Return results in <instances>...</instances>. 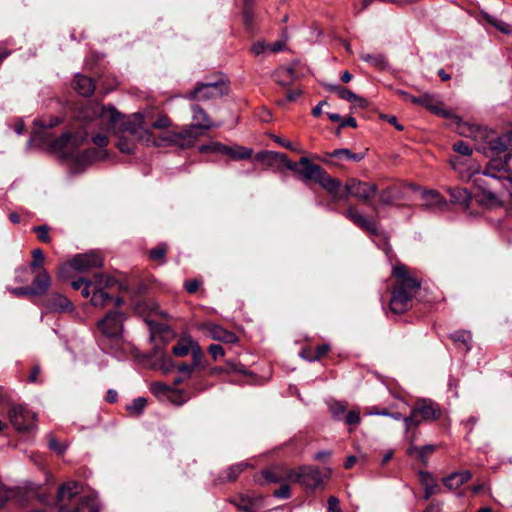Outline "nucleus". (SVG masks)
<instances>
[{"instance_id":"nucleus-1","label":"nucleus","mask_w":512,"mask_h":512,"mask_svg":"<svg viewBox=\"0 0 512 512\" xmlns=\"http://www.w3.org/2000/svg\"><path fill=\"white\" fill-rule=\"evenodd\" d=\"M75 117L84 127L99 130L92 135V142L98 148H89L78 153L72 152V149L86 139L88 135L86 131L79 136L63 134L54 141L53 149L64 157L71 158L75 166L79 168L105 159L108 156L106 146L109 144V132L116 131L121 114L112 106L106 107L99 102L87 100L79 106Z\"/></svg>"},{"instance_id":"nucleus-2","label":"nucleus","mask_w":512,"mask_h":512,"mask_svg":"<svg viewBox=\"0 0 512 512\" xmlns=\"http://www.w3.org/2000/svg\"><path fill=\"white\" fill-rule=\"evenodd\" d=\"M71 286L75 290H81L83 297L90 296V301L95 307H105L110 302L117 307L123 304V299L114 296V293L124 289V285L112 276L95 274L91 280L79 278L72 281Z\"/></svg>"},{"instance_id":"nucleus-3","label":"nucleus","mask_w":512,"mask_h":512,"mask_svg":"<svg viewBox=\"0 0 512 512\" xmlns=\"http://www.w3.org/2000/svg\"><path fill=\"white\" fill-rule=\"evenodd\" d=\"M392 275L396 285L392 291L390 309L393 313L400 314L410 308L413 297L420 289L421 280L403 264L396 265Z\"/></svg>"},{"instance_id":"nucleus-4","label":"nucleus","mask_w":512,"mask_h":512,"mask_svg":"<svg viewBox=\"0 0 512 512\" xmlns=\"http://www.w3.org/2000/svg\"><path fill=\"white\" fill-rule=\"evenodd\" d=\"M121 118L123 117L121 116ZM116 133L118 136L117 147L122 153H134L136 142L154 143L152 134L145 126L143 116L139 113L127 120L120 119Z\"/></svg>"},{"instance_id":"nucleus-5","label":"nucleus","mask_w":512,"mask_h":512,"mask_svg":"<svg viewBox=\"0 0 512 512\" xmlns=\"http://www.w3.org/2000/svg\"><path fill=\"white\" fill-rule=\"evenodd\" d=\"M192 119L191 125L185 126L180 131H171L165 137L170 144L179 146L181 148L191 147L196 140L204 134L205 130H209L215 125L208 117L207 113L198 105L192 106Z\"/></svg>"},{"instance_id":"nucleus-6","label":"nucleus","mask_w":512,"mask_h":512,"mask_svg":"<svg viewBox=\"0 0 512 512\" xmlns=\"http://www.w3.org/2000/svg\"><path fill=\"white\" fill-rule=\"evenodd\" d=\"M441 416V409L437 403L431 399H420L416 401L411 409L410 415L403 418L406 432L410 435V441H414L416 428L425 422L437 420Z\"/></svg>"},{"instance_id":"nucleus-7","label":"nucleus","mask_w":512,"mask_h":512,"mask_svg":"<svg viewBox=\"0 0 512 512\" xmlns=\"http://www.w3.org/2000/svg\"><path fill=\"white\" fill-rule=\"evenodd\" d=\"M330 475L329 470L322 472L317 467L302 466L299 469H288L286 478L289 481L300 483L308 488H316L323 484L324 480Z\"/></svg>"},{"instance_id":"nucleus-8","label":"nucleus","mask_w":512,"mask_h":512,"mask_svg":"<svg viewBox=\"0 0 512 512\" xmlns=\"http://www.w3.org/2000/svg\"><path fill=\"white\" fill-rule=\"evenodd\" d=\"M399 94L402 96L404 101L423 106L437 116L451 118L456 123H460L461 121L457 115H454L452 112L443 108L442 102L436 95L424 93L419 96H414L404 91H400Z\"/></svg>"},{"instance_id":"nucleus-9","label":"nucleus","mask_w":512,"mask_h":512,"mask_svg":"<svg viewBox=\"0 0 512 512\" xmlns=\"http://www.w3.org/2000/svg\"><path fill=\"white\" fill-rule=\"evenodd\" d=\"M378 187L374 183L360 181L356 178L349 179L345 184L344 198L350 196L369 204L375 197Z\"/></svg>"},{"instance_id":"nucleus-10","label":"nucleus","mask_w":512,"mask_h":512,"mask_svg":"<svg viewBox=\"0 0 512 512\" xmlns=\"http://www.w3.org/2000/svg\"><path fill=\"white\" fill-rule=\"evenodd\" d=\"M228 86L223 80L209 83H201L189 93L191 100L206 101L215 99L227 94Z\"/></svg>"},{"instance_id":"nucleus-11","label":"nucleus","mask_w":512,"mask_h":512,"mask_svg":"<svg viewBox=\"0 0 512 512\" xmlns=\"http://www.w3.org/2000/svg\"><path fill=\"white\" fill-rule=\"evenodd\" d=\"M124 315L118 311H110L98 321L99 331L107 338H117L123 330Z\"/></svg>"},{"instance_id":"nucleus-12","label":"nucleus","mask_w":512,"mask_h":512,"mask_svg":"<svg viewBox=\"0 0 512 512\" xmlns=\"http://www.w3.org/2000/svg\"><path fill=\"white\" fill-rule=\"evenodd\" d=\"M9 420L18 431H32L35 427L36 415L22 405L10 409Z\"/></svg>"},{"instance_id":"nucleus-13","label":"nucleus","mask_w":512,"mask_h":512,"mask_svg":"<svg viewBox=\"0 0 512 512\" xmlns=\"http://www.w3.org/2000/svg\"><path fill=\"white\" fill-rule=\"evenodd\" d=\"M199 329L209 338L220 341L223 343L234 344L238 342V337L235 333L226 330L222 326L212 323L205 322L199 325Z\"/></svg>"},{"instance_id":"nucleus-14","label":"nucleus","mask_w":512,"mask_h":512,"mask_svg":"<svg viewBox=\"0 0 512 512\" xmlns=\"http://www.w3.org/2000/svg\"><path fill=\"white\" fill-rule=\"evenodd\" d=\"M102 265V258L95 253L78 254L69 261V266L79 272H89Z\"/></svg>"},{"instance_id":"nucleus-15","label":"nucleus","mask_w":512,"mask_h":512,"mask_svg":"<svg viewBox=\"0 0 512 512\" xmlns=\"http://www.w3.org/2000/svg\"><path fill=\"white\" fill-rule=\"evenodd\" d=\"M78 484L74 481H69L62 485L58 490V501L60 503L59 512H81L84 510V505L87 504V501L82 500L81 506H77L75 509L68 510L64 507V503L66 501L72 500L77 494Z\"/></svg>"},{"instance_id":"nucleus-16","label":"nucleus","mask_w":512,"mask_h":512,"mask_svg":"<svg viewBox=\"0 0 512 512\" xmlns=\"http://www.w3.org/2000/svg\"><path fill=\"white\" fill-rule=\"evenodd\" d=\"M345 217L352 221L356 226L371 234L377 233V227L373 220L368 219L364 214L359 212L354 206L348 207L344 213Z\"/></svg>"},{"instance_id":"nucleus-17","label":"nucleus","mask_w":512,"mask_h":512,"mask_svg":"<svg viewBox=\"0 0 512 512\" xmlns=\"http://www.w3.org/2000/svg\"><path fill=\"white\" fill-rule=\"evenodd\" d=\"M323 168L317 164L312 163L307 157L300 158L299 170H296L303 181L317 182L318 178L323 172Z\"/></svg>"},{"instance_id":"nucleus-18","label":"nucleus","mask_w":512,"mask_h":512,"mask_svg":"<svg viewBox=\"0 0 512 512\" xmlns=\"http://www.w3.org/2000/svg\"><path fill=\"white\" fill-rule=\"evenodd\" d=\"M317 184H319L334 200H340L344 198L340 194L341 190V182L331 177L325 170H323L322 174L318 178Z\"/></svg>"},{"instance_id":"nucleus-19","label":"nucleus","mask_w":512,"mask_h":512,"mask_svg":"<svg viewBox=\"0 0 512 512\" xmlns=\"http://www.w3.org/2000/svg\"><path fill=\"white\" fill-rule=\"evenodd\" d=\"M46 307L53 312H71L74 308L68 298L57 293H53L48 297Z\"/></svg>"},{"instance_id":"nucleus-20","label":"nucleus","mask_w":512,"mask_h":512,"mask_svg":"<svg viewBox=\"0 0 512 512\" xmlns=\"http://www.w3.org/2000/svg\"><path fill=\"white\" fill-rule=\"evenodd\" d=\"M423 206L429 210H442L447 206V201L437 191H424L422 194Z\"/></svg>"},{"instance_id":"nucleus-21","label":"nucleus","mask_w":512,"mask_h":512,"mask_svg":"<svg viewBox=\"0 0 512 512\" xmlns=\"http://www.w3.org/2000/svg\"><path fill=\"white\" fill-rule=\"evenodd\" d=\"M472 474L468 470L460 472H453L447 477L443 478V484L450 490H456L464 483L468 482Z\"/></svg>"},{"instance_id":"nucleus-22","label":"nucleus","mask_w":512,"mask_h":512,"mask_svg":"<svg viewBox=\"0 0 512 512\" xmlns=\"http://www.w3.org/2000/svg\"><path fill=\"white\" fill-rule=\"evenodd\" d=\"M222 150L223 155L228 156L232 160H246L249 159L253 154V150L251 148L240 145H225V147H222Z\"/></svg>"},{"instance_id":"nucleus-23","label":"nucleus","mask_w":512,"mask_h":512,"mask_svg":"<svg viewBox=\"0 0 512 512\" xmlns=\"http://www.w3.org/2000/svg\"><path fill=\"white\" fill-rule=\"evenodd\" d=\"M73 87L80 95L83 96H89L95 90V85L92 79L83 75L75 76Z\"/></svg>"},{"instance_id":"nucleus-24","label":"nucleus","mask_w":512,"mask_h":512,"mask_svg":"<svg viewBox=\"0 0 512 512\" xmlns=\"http://www.w3.org/2000/svg\"><path fill=\"white\" fill-rule=\"evenodd\" d=\"M448 193L450 194L451 201L455 204L461 205L463 207H468L471 201V194L466 188H448Z\"/></svg>"},{"instance_id":"nucleus-25","label":"nucleus","mask_w":512,"mask_h":512,"mask_svg":"<svg viewBox=\"0 0 512 512\" xmlns=\"http://www.w3.org/2000/svg\"><path fill=\"white\" fill-rule=\"evenodd\" d=\"M295 78V70L292 67H280L273 74V79L281 86L290 85Z\"/></svg>"},{"instance_id":"nucleus-26","label":"nucleus","mask_w":512,"mask_h":512,"mask_svg":"<svg viewBox=\"0 0 512 512\" xmlns=\"http://www.w3.org/2000/svg\"><path fill=\"white\" fill-rule=\"evenodd\" d=\"M50 286V276L45 270H42L33 280V285L30 287L33 295L44 294Z\"/></svg>"},{"instance_id":"nucleus-27","label":"nucleus","mask_w":512,"mask_h":512,"mask_svg":"<svg viewBox=\"0 0 512 512\" xmlns=\"http://www.w3.org/2000/svg\"><path fill=\"white\" fill-rule=\"evenodd\" d=\"M195 342L196 341L189 336L181 337L177 344L172 348V352L175 356L184 357L191 351Z\"/></svg>"},{"instance_id":"nucleus-28","label":"nucleus","mask_w":512,"mask_h":512,"mask_svg":"<svg viewBox=\"0 0 512 512\" xmlns=\"http://www.w3.org/2000/svg\"><path fill=\"white\" fill-rule=\"evenodd\" d=\"M330 158L347 159L354 162H360L364 159L365 153H353L349 149H336L332 152L326 153Z\"/></svg>"},{"instance_id":"nucleus-29","label":"nucleus","mask_w":512,"mask_h":512,"mask_svg":"<svg viewBox=\"0 0 512 512\" xmlns=\"http://www.w3.org/2000/svg\"><path fill=\"white\" fill-rule=\"evenodd\" d=\"M360 57L363 61L378 69H384L387 66V60L382 54L363 53Z\"/></svg>"},{"instance_id":"nucleus-30","label":"nucleus","mask_w":512,"mask_h":512,"mask_svg":"<svg viewBox=\"0 0 512 512\" xmlns=\"http://www.w3.org/2000/svg\"><path fill=\"white\" fill-rule=\"evenodd\" d=\"M397 199V189L388 187L379 193V202L383 205H391Z\"/></svg>"},{"instance_id":"nucleus-31","label":"nucleus","mask_w":512,"mask_h":512,"mask_svg":"<svg viewBox=\"0 0 512 512\" xmlns=\"http://www.w3.org/2000/svg\"><path fill=\"white\" fill-rule=\"evenodd\" d=\"M287 470L288 469H286L284 472H278L277 470H266L263 472V476L269 483H278L283 480H288L286 478Z\"/></svg>"},{"instance_id":"nucleus-32","label":"nucleus","mask_w":512,"mask_h":512,"mask_svg":"<svg viewBox=\"0 0 512 512\" xmlns=\"http://www.w3.org/2000/svg\"><path fill=\"white\" fill-rule=\"evenodd\" d=\"M274 160L282 163L287 169L296 172L299 170L300 161L293 162L291 161L286 154L275 152Z\"/></svg>"},{"instance_id":"nucleus-33","label":"nucleus","mask_w":512,"mask_h":512,"mask_svg":"<svg viewBox=\"0 0 512 512\" xmlns=\"http://www.w3.org/2000/svg\"><path fill=\"white\" fill-rule=\"evenodd\" d=\"M248 467V463L240 462L232 465L227 470V479L229 481H235L237 477Z\"/></svg>"},{"instance_id":"nucleus-34","label":"nucleus","mask_w":512,"mask_h":512,"mask_svg":"<svg viewBox=\"0 0 512 512\" xmlns=\"http://www.w3.org/2000/svg\"><path fill=\"white\" fill-rule=\"evenodd\" d=\"M435 446L434 445H426L422 447H416V446H410L408 449V453H417L421 461L425 462V458L427 455L434 452Z\"/></svg>"},{"instance_id":"nucleus-35","label":"nucleus","mask_w":512,"mask_h":512,"mask_svg":"<svg viewBox=\"0 0 512 512\" xmlns=\"http://www.w3.org/2000/svg\"><path fill=\"white\" fill-rule=\"evenodd\" d=\"M146 403H147V400L145 398H143V397L136 398L131 402V404H129L127 406V410L131 414L138 415L143 411Z\"/></svg>"},{"instance_id":"nucleus-36","label":"nucleus","mask_w":512,"mask_h":512,"mask_svg":"<svg viewBox=\"0 0 512 512\" xmlns=\"http://www.w3.org/2000/svg\"><path fill=\"white\" fill-rule=\"evenodd\" d=\"M451 339L456 343H461L469 350V342L471 341V334L466 331L455 332L451 334Z\"/></svg>"},{"instance_id":"nucleus-37","label":"nucleus","mask_w":512,"mask_h":512,"mask_svg":"<svg viewBox=\"0 0 512 512\" xmlns=\"http://www.w3.org/2000/svg\"><path fill=\"white\" fill-rule=\"evenodd\" d=\"M222 147H225V145L220 143V142H212L210 144L200 146L199 150L202 153H219V154H223Z\"/></svg>"},{"instance_id":"nucleus-38","label":"nucleus","mask_w":512,"mask_h":512,"mask_svg":"<svg viewBox=\"0 0 512 512\" xmlns=\"http://www.w3.org/2000/svg\"><path fill=\"white\" fill-rule=\"evenodd\" d=\"M452 149L461 156H470L472 154L471 147L464 141H457L452 145Z\"/></svg>"},{"instance_id":"nucleus-39","label":"nucleus","mask_w":512,"mask_h":512,"mask_svg":"<svg viewBox=\"0 0 512 512\" xmlns=\"http://www.w3.org/2000/svg\"><path fill=\"white\" fill-rule=\"evenodd\" d=\"M159 362V367L164 373L170 372L174 367L173 360L167 354L162 353L160 355Z\"/></svg>"},{"instance_id":"nucleus-40","label":"nucleus","mask_w":512,"mask_h":512,"mask_svg":"<svg viewBox=\"0 0 512 512\" xmlns=\"http://www.w3.org/2000/svg\"><path fill=\"white\" fill-rule=\"evenodd\" d=\"M33 231L37 234V237L40 241L44 243L50 242L49 236V227L46 225L36 226L33 228Z\"/></svg>"},{"instance_id":"nucleus-41","label":"nucleus","mask_w":512,"mask_h":512,"mask_svg":"<svg viewBox=\"0 0 512 512\" xmlns=\"http://www.w3.org/2000/svg\"><path fill=\"white\" fill-rule=\"evenodd\" d=\"M190 352H191L192 358H193L192 365H194V367H196L200 363V361L203 357V351H202L200 345L198 344V342H195V344L192 346V349Z\"/></svg>"},{"instance_id":"nucleus-42","label":"nucleus","mask_w":512,"mask_h":512,"mask_svg":"<svg viewBox=\"0 0 512 512\" xmlns=\"http://www.w3.org/2000/svg\"><path fill=\"white\" fill-rule=\"evenodd\" d=\"M208 351L214 360L222 358L225 355L223 347L219 344H211L208 348Z\"/></svg>"},{"instance_id":"nucleus-43","label":"nucleus","mask_w":512,"mask_h":512,"mask_svg":"<svg viewBox=\"0 0 512 512\" xmlns=\"http://www.w3.org/2000/svg\"><path fill=\"white\" fill-rule=\"evenodd\" d=\"M48 446L51 450H54L58 454H63L66 449V447L60 444L52 435L49 436Z\"/></svg>"},{"instance_id":"nucleus-44","label":"nucleus","mask_w":512,"mask_h":512,"mask_svg":"<svg viewBox=\"0 0 512 512\" xmlns=\"http://www.w3.org/2000/svg\"><path fill=\"white\" fill-rule=\"evenodd\" d=\"M273 495L277 498L287 499L290 497V487L287 484H282L273 492Z\"/></svg>"},{"instance_id":"nucleus-45","label":"nucleus","mask_w":512,"mask_h":512,"mask_svg":"<svg viewBox=\"0 0 512 512\" xmlns=\"http://www.w3.org/2000/svg\"><path fill=\"white\" fill-rule=\"evenodd\" d=\"M202 281L199 279H192L185 282V289L188 293H195L201 286Z\"/></svg>"},{"instance_id":"nucleus-46","label":"nucleus","mask_w":512,"mask_h":512,"mask_svg":"<svg viewBox=\"0 0 512 512\" xmlns=\"http://www.w3.org/2000/svg\"><path fill=\"white\" fill-rule=\"evenodd\" d=\"M33 260L31 262V267L36 268L42 264L44 261V255L41 249H35L32 252Z\"/></svg>"},{"instance_id":"nucleus-47","label":"nucleus","mask_w":512,"mask_h":512,"mask_svg":"<svg viewBox=\"0 0 512 512\" xmlns=\"http://www.w3.org/2000/svg\"><path fill=\"white\" fill-rule=\"evenodd\" d=\"M166 254L165 246H158L150 251V258L152 260H162Z\"/></svg>"},{"instance_id":"nucleus-48","label":"nucleus","mask_w":512,"mask_h":512,"mask_svg":"<svg viewBox=\"0 0 512 512\" xmlns=\"http://www.w3.org/2000/svg\"><path fill=\"white\" fill-rule=\"evenodd\" d=\"M170 126V120L167 116L161 115L159 116L153 123L152 127L156 129H163Z\"/></svg>"},{"instance_id":"nucleus-49","label":"nucleus","mask_w":512,"mask_h":512,"mask_svg":"<svg viewBox=\"0 0 512 512\" xmlns=\"http://www.w3.org/2000/svg\"><path fill=\"white\" fill-rule=\"evenodd\" d=\"M328 512H342L339 500L334 496H330L328 499Z\"/></svg>"},{"instance_id":"nucleus-50","label":"nucleus","mask_w":512,"mask_h":512,"mask_svg":"<svg viewBox=\"0 0 512 512\" xmlns=\"http://www.w3.org/2000/svg\"><path fill=\"white\" fill-rule=\"evenodd\" d=\"M330 410L335 417H338L345 412L346 406L340 402H335L330 405Z\"/></svg>"},{"instance_id":"nucleus-51","label":"nucleus","mask_w":512,"mask_h":512,"mask_svg":"<svg viewBox=\"0 0 512 512\" xmlns=\"http://www.w3.org/2000/svg\"><path fill=\"white\" fill-rule=\"evenodd\" d=\"M360 422V414L357 411H349L346 415V423L348 425H356Z\"/></svg>"},{"instance_id":"nucleus-52","label":"nucleus","mask_w":512,"mask_h":512,"mask_svg":"<svg viewBox=\"0 0 512 512\" xmlns=\"http://www.w3.org/2000/svg\"><path fill=\"white\" fill-rule=\"evenodd\" d=\"M330 349V346L327 344L320 345L316 348V355L309 357L310 361L317 360L323 357Z\"/></svg>"},{"instance_id":"nucleus-53","label":"nucleus","mask_w":512,"mask_h":512,"mask_svg":"<svg viewBox=\"0 0 512 512\" xmlns=\"http://www.w3.org/2000/svg\"><path fill=\"white\" fill-rule=\"evenodd\" d=\"M338 96L341 99H344L348 102H351L353 99H355V93L344 87H342V89H339Z\"/></svg>"},{"instance_id":"nucleus-54","label":"nucleus","mask_w":512,"mask_h":512,"mask_svg":"<svg viewBox=\"0 0 512 512\" xmlns=\"http://www.w3.org/2000/svg\"><path fill=\"white\" fill-rule=\"evenodd\" d=\"M60 123L59 118L54 117L51 118L48 122L44 120H38L36 121V124H38L42 128H52Z\"/></svg>"},{"instance_id":"nucleus-55","label":"nucleus","mask_w":512,"mask_h":512,"mask_svg":"<svg viewBox=\"0 0 512 512\" xmlns=\"http://www.w3.org/2000/svg\"><path fill=\"white\" fill-rule=\"evenodd\" d=\"M268 49V44H266L265 42L263 41H259V42H256L255 44H253V46L251 47V50L252 52L255 54V55H259L261 53H263L265 50Z\"/></svg>"},{"instance_id":"nucleus-56","label":"nucleus","mask_w":512,"mask_h":512,"mask_svg":"<svg viewBox=\"0 0 512 512\" xmlns=\"http://www.w3.org/2000/svg\"><path fill=\"white\" fill-rule=\"evenodd\" d=\"M274 154L272 151H262L257 153L255 158L259 161H271L274 160Z\"/></svg>"},{"instance_id":"nucleus-57","label":"nucleus","mask_w":512,"mask_h":512,"mask_svg":"<svg viewBox=\"0 0 512 512\" xmlns=\"http://www.w3.org/2000/svg\"><path fill=\"white\" fill-rule=\"evenodd\" d=\"M274 140H275L279 145H281V146H283V147H285V148H287V149H289V150L296 151V152H301V150H299V149L295 148V147L293 146V144H292L290 141H288V140H285V139H283V138H281V137H277V136H276V137H274Z\"/></svg>"},{"instance_id":"nucleus-58","label":"nucleus","mask_w":512,"mask_h":512,"mask_svg":"<svg viewBox=\"0 0 512 512\" xmlns=\"http://www.w3.org/2000/svg\"><path fill=\"white\" fill-rule=\"evenodd\" d=\"M10 292L15 296L33 295V291L30 287H20L11 289Z\"/></svg>"},{"instance_id":"nucleus-59","label":"nucleus","mask_w":512,"mask_h":512,"mask_svg":"<svg viewBox=\"0 0 512 512\" xmlns=\"http://www.w3.org/2000/svg\"><path fill=\"white\" fill-rule=\"evenodd\" d=\"M350 103L353 105V107H357V108H365L368 105V102L366 99H364L361 96H358L356 94H355V99H353Z\"/></svg>"},{"instance_id":"nucleus-60","label":"nucleus","mask_w":512,"mask_h":512,"mask_svg":"<svg viewBox=\"0 0 512 512\" xmlns=\"http://www.w3.org/2000/svg\"><path fill=\"white\" fill-rule=\"evenodd\" d=\"M194 368V365L182 364L178 367V371L186 376H190Z\"/></svg>"},{"instance_id":"nucleus-61","label":"nucleus","mask_w":512,"mask_h":512,"mask_svg":"<svg viewBox=\"0 0 512 512\" xmlns=\"http://www.w3.org/2000/svg\"><path fill=\"white\" fill-rule=\"evenodd\" d=\"M118 394L115 390L109 389L106 395V401L109 403H115L117 401Z\"/></svg>"},{"instance_id":"nucleus-62","label":"nucleus","mask_w":512,"mask_h":512,"mask_svg":"<svg viewBox=\"0 0 512 512\" xmlns=\"http://www.w3.org/2000/svg\"><path fill=\"white\" fill-rule=\"evenodd\" d=\"M284 48V43L281 41H277L271 45H268V49L272 52H279L282 51Z\"/></svg>"},{"instance_id":"nucleus-63","label":"nucleus","mask_w":512,"mask_h":512,"mask_svg":"<svg viewBox=\"0 0 512 512\" xmlns=\"http://www.w3.org/2000/svg\"><path fill=\"white\" fill-rule=\"evenodd\" d=\"M326 104H327V103H326V101H321V102H319V103H318V105H316V106L313 108V110H312V115H313L314 117H319V116L322 114V107H323L324 105H326Z\"/></svg>"},{"instance_id":"nucleus-64","label":"nucleus","mask_w":512,"mask_h":512,"mask_svg":"<svg viewBox=\"0 0 512 512\" xmlns=\"http://www.w3.org/2000/svg\"><path fill=\"white\" fill-rule=\"evenodd\" d=\"M346 126L356 128L357 127L356 119L353 117H348L345 120H343V122L341 123V127H346Z\"/></svg>"}]
</instances>
